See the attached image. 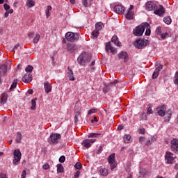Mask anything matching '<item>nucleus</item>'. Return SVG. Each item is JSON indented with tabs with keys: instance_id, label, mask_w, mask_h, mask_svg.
Listing matches in <instances>:
<instances>
[{
	"instance_id": "nucleus-1",
	"label": "nucleus",
	"mask_w": 178,
	"mask_h": 178,
	"mask_svg": "<svg viewBox=\"0 0 178 178\" xmlns=\"http://www.w3.org/2000/svg\"><path fill=\"white\" fill-rule=\"evenodd\" d=\"M144 26H146V27H148L149 26L148 23L145 22L136 26V29L133 30L134 35H136V37H141V35L144 34Z\"/></svg>"
},
{
	"instance_id": "nucleus-2",
	"label": "nucleus",
	"mask_w": 178,
	"mask_h": 178,
	"mask_svg": "<svg viewBox=\"0 0 178 178\" xmlns=\"http://www.w3.org/2000/svg\"><path fill=\"white\" fill-rule=\"evenodd\" d=\"M78 63L81 65H86V62L91 60V56L89 54L83 53L78 57Z\"/></svg>"
},
{
	"instance_id": "nucleus-3",
	"label": "nucleus",
	"mask_w": 178,
	"mask_h": 178,
	"mask_svg": "<svg viewBox=\"0 0 178 178\" xmlns=\"http://www.w3.org/2000/svg\"><path fill=\"white\" fill-rule=\"evenodd\" d=\"M80 38V35L78 33H74L73 32H67L65 34V40L69 42H74V41H79Z\"/></svg>"
},
{
	"instance_id": "nucleus-4",
	"label": "nucleus",
	"mask_w": 178,
	"mask_h": 178,
	"mask_svg": "<svg viewBox=\"0 0 178 178\" xmlns=\"http://www.w3.org/2000/svg\"><path fill=\"white\" fill-rule=\"evenodd\" d=\"M66 49L69 54H76L79 47H77V44L74 43H67Z\"/></svg>"
},
{
	"instance_id": "nucleus-5",
	"label": "nucleus",
	"mask_w": 178,
	"mask_h": 178,
	"mask_svg": "<svg viewBox=\"0 0 178 178\" xmlns=\"http://www.w3.org/2000/svg\"><path fill=\"white\" fill-rule=\"evenodd\" d=\"M149 44V41L146 40L145 42L144 40H138L135 42V46L138 49H143L145 47H147Z\"/></svg>"
},
{
	"instance_id": "nucleus-6",
	"label": "nucleus",
	"mask_w": 178,
	"mask_h": 178,
	"mask_svg": "<svg viewBox=\"0 0 178 178\" xmlns=\"http://www.w3.org/2000/svg\"><path fill=\"white\" fill-rule=\"evenodd\" d=\"M154 15H156L157 16L163 17L165 15V8L162 5L156 6V8L154 10Z\"/></svg>"
},
{
	"instance_id": "nucleus-7",
	"label": "nucleus",
	"mask_w": 178,
	"mask_h": 178,
	"mask_svg": "<svg viewBox=\"0 0 178 178\" xmlns=\"http://www.w3.org/2000/svg\"><path fill=\"white\" fill-rule=\"evenodd\" d=\"M21 159H22V153L20 152V150H19V149L15 150L13 164L17 165V163H19V162H20Z\"/></svg>"
},
{
	"instance_id": "nucleus-8",
	"label": "nucleus",
	"mask_w": 178,
	"mask_h": 178,
	"mask_svg": "<svg viewBox=\"0 0 178 178\" xmlns=\"http://www.w3.org/2000/svg\"><path fill=\"white\" fill-rule=\"evenodd\" d=\"M108 163L110 164L111 170L116 168V161L115 160V153L111 154L108 158Z\"/></svg>"
},
{
	"instance_id": "nucleus-9",
	"label": "nucleus",
	"mask_w": 178,
	"mask_h": 178,
	"mask_svg": "<svg viewBox=\"0 0 178 178\" xmlns=\"http://www.w3.org/2000/svg\"><path fill=\"white\" fill-rule=\"evenodd\" d=\"M118 83H119V81L115 80L114 81L111 82L110 83L106 84L104 88H103V92L104 94H106V92H108V91H109V90H111V88L115 87V86H116V84H118Z\"/></svg>"
},
{
	"instance_id": "nucleus-10",
	"label": "nucleus",
	"mask_w": 178,
	"mask_h": 178,
	"mask_svg": "<svg viewBox=\"0 0 178 178\" xmlns=\"http://www.w3.org/2000/svg\"><path fill=\"white\" fill-rule=\"evenodd\" d=\"M60 137L61 136L59 134H51L50 136L51 144H58L59 140H60Z\"/></svg>"
},
{
	"instance_id": "nucleus-11",
	"label": "nucleus",
	"mask_w": 178,
	"mask_h": 178,
	"mask_svg": "<svg viewBox=\"0 0 178 178\" xmlns=\"http://www.w3.org/2000/svg\"><path fill=\"white\" fill-rule=\"evenodd\" d=\"M170 143L172 151H173L175 154H178V140L173 138Z\"/></svg>"
},
{
	"instance_id": "nucleus-12",
	"label": "nucleus",
	"mask_w": 178,
	"mask_h": 178,
	"mask_svg": "<svg viewBox=\"0 0 178 178\" xmlns=\"http://www.w3.org/2000/svg\"><path fill=\"white\" fill-rule=\"evenodd\" d=\"M125 9L126 8L124 6L122 5H117L114 7V12H115V13L118 15H123V13H124Z\"/></svg>"
},
{
	"instance_id": "nucleus-13",
	"label": "nucleus",
	"mask_w": 178,
	"mask_h": 178,
	"mask_svg": "<svg viewBox=\"0 0 178 178\" xmlns=\"http://www.w3.org/2000/svg\"><path fill=\"white\" fill-rule=\"evenodd\" d=\"M165 159L167 161V163H173L175 162V157H173V154L170 152H167L165 156Z\"/></svg>"
},
{
	"instance_id": "nucleus-14",
	"label": "nucleus",
	"mask_w": 178,
	"mask_h": 178,
	"mask_svg": "<svg viewBox=\"0 0 178 178\" xmlns=\"http://www.w3.org/2000/svg\"><path fill=\"white\" fill-rule=\"evenodd\" d=\"M157 115H159V116H163L165 122H169L172 116V113L169 112H157Z\"/></svg>"
},
{
	"instance_id": "nucleus-15",
	"label": "nucleus",
	"mask_w": 178,
	"mask_h": 178,
	"mask_svg": "<svg viewBox=\"0 0 178 178\" xmlns=\"http://www.w3.org/2000/svg\"><path fill=\"white\" fill-rule=\"evenodd\" d=\"M156 8V4L152 1H147L146 3V10L151 12V10H154Z\"/></svg>"
},
{
	"instance_id": "nucleus-16",
	"label": "nucleus",
	"mask_w": 178,
	"mask_h": 178,
	"mask_svg": "<svg viewBox=\"0 0 178 178\" xmlns=\"http://www.w3.org/2000/svg\"><path fill=\"white\" fill-rule=\"evenodd\" d=\"M119 59H124V62L129 61V54L126 51H121L118 55Z\"/></svg>"
},
{
	"instance_id": "nucleus-17",
	"label": "nucleus",
	"mask_w": 178,
	"mask_h": 178,
	"mask_svg": "<svg viewBox=\"0 0 178 178\" xmlns=\"http://www.w3.org/2000/svg\"><path fill=\"white\" fill-rule=\"evenodd\" d=\"M106 51L108 52V51H111V52H112V54L113 55H115V54H118V50L112 47V44H111V42H108L106 44Z\"/></svg>"
},
{
	"instance_id": "nucleus-18",
	"label": "nucleus",
	"mask_w": 178,
	"mask_h": 178,
	"mask_svg": "<svg viewBox=\"0 0 178 178\" xmlns=\"http://www.w3.org/2000/svg\"><path fill=\"white\" fill-rule=\"evenodd\" d=\"M163 69V65H159L156 67L155 72L152 74L153 80H155L159 76V72Z\"/></svg>"
},
{
	"instance_id": "nucleus-19",
	"label": "nucleus",
	"mask_w": 178,
	"mask_h": 178,
	"mask_svg": "<svg viewBox=\"0 0 178 178\" xmlns=\"http://www.w3.org/2000/svg\"><path fill=\"white\" fill-rule=\"evenodd\" d=\"M22 80L24 83H30L33 80V75L29 73L25 74Z\"/></svg>"
},
{
	"instance_id": "nucleus-20",
	"label": "nucleus",
	"mask_w": 178,
	"mask_h": 178,
	"mask_svg": "<svg viewBox=\"0 0 178 178\" xmlns=\"http://www.w3.org/2000/svg\"><path fill=\"white\" fill-rule=\"evenodd\" d=\"M7 72H8V66H6V65H2L0 66V83H1V77H2V76H5Z\"/></svg>"
},
{
	"instance_id": "nucleus-21",
	"label": "nucleus",
	"mask_w": 178,
	"mask_h": 178,
	"mask_svg": "<svg viewBox=\"0 0 178 178\" xmlns=\"http://www.w3.org/2000/svg\"><path fill=\"white\" fill-rule=\"evenodd\" d=\"M67 77L69 78V80L70 81H74V74L73 73V70H72V68H70V67H67Z\"/></svg>"
},
{
	"instance_id": "nucleus-22",
	"label": "nucleus",
	"mask_w": 178,
	"mask_h": 178,
	"mask_svg": "<svg viewBox=\"0 0 178 178\" xmlns=\"http://www.w3.org/2000/svg\"><path fill=\"white\" fill-rule=\"evenodd\" d=\"M44 91L47 94H49L52 91V86L49 82L47 81L44 83Z\"/></svg>"
},
{
	"instance_id": "nucleus-23",
	"label": "nucleus",
	"mask_w": 178,
	"mask_h": 178,
	"mask_svg": "<svg viewBox=\"0 0 178 178\" xmlns=\"http://www.w3.org/2000/svg\"><path fill=\"white\" fill-rule=\"evenodd\" d=\"M118 38L116 35H113L111 38L112 42H114L115 45H117V47H122V42H119L118 40Z\"/></svg>"
},
{
	"instance_id": "nucleus-24",
	"label": "nucleus",
	"mask_w": 178,
	"mask_h": 178,
	"mask_svg": "<svg viewBox=\"0 0 178 178\" xmlns=\"http://www.w3.org/2000/svg\"><path fill=\"white\" fill-rule=\"evenodd\" d=\"M134 16V12L133 11H128L127 15H126V19H127V20H133V19Z\"/></svg>"
},
{
	"instance_id": "nucleus-25",
	"label": "nucleus",
	"mask_w": 178,
	"mask_h": 178,
	"mask_svg": "<svg viewBox=\"0 0 178 178\" xmlns=\"http://www.w3.org/2000/svg\"><path fill=\"white\" fill-rule=\"evenodd\" d=\"M123 139L125 144H129L131 143V136L130 135H124Z\"/></svg>"
},
{
	"instance_id": "nucleus-26",
	"label": "nucleus",
	"mask_w": 178,
	"mask_h": 178,
	"mask_svg": "<svg viewBox=\"0 0 178 178\" xmlns=\"http://www.w3.org/2000/svg\"><path fill=\"white\" fill-rule=\"evenodd\" d=\"M26 5L27 8H33V6H35V1L33 0H27Z\"/></svg>"
},
{
	"instance_id": "nucleus-27",
	"label": "nucleus",
	"mask_w": 178,
	"mask_h": 178,
	"mask_svg": "<svg viewBox=\"0 0 178 178\" xmlns=\"http://www.w3.org/2000/svg\"><path fill=\"white\" fill-rule=\"evenodd\" d=\"M92 0H82V4L85 8H88V6H91V3Z\"/></svg>"
},
{
	"instance_id": "nucleus-28",
	"label": "nucleus",
	"mask_w": 178,
	"mask_h": 178,
	"mask_svg": "<svg viewBox=\"0 0 178 178\" xmlns=\"http://www.w3.org/2000/svg\"><path fill=\"white\" fill-rule=\"evenodd\" d=\"M37 106V98H34L31 100V111H35V108Z\"/></svg>"
},
{
	"instance_id": "nucleus-29",
	"label": "nucleus",
	"mask_w": 178,
	"mask_h": 178,
	"mask_svg": "<svg viewBox=\"0 0 178 178\" xmlns=\"http://www.w3.org/2000/svg\"><path fill=\"white\" fill-rule=\"evenodd\" d=\"M82 145L85 146L86 148H90L91 147V143H90V139L83 140Z\"/></svg>"
},
{
	"instance_id": "nucleus-30",
	"label": "nucleus",
	"mask_w": 178,
	"mask_h": 178,
	"mask_svg": "<svg viewBox=\"0 0 178 178\" xmlns=\"http://www.w3.org/2000/svg\"><path fill=\"white\" fill-rule=\"evenodd\" d=\"M144 31H145V35H151V29H150V26L149 24H148V26L147 27V26H144Z\"/></svg>"
},
{
	"instance_id": "nucleus-31",
	"label": "nucleus",
	"mask_w": 178,
	"mask_h": 178,
	"mask_svg": "<svg viewBox=\"0 0 178 178\" xmlns=\"http://www.w3.org/2000/svg\"><path fill=\"white\" fill-rule=\"evenodd\" d=\"M8 101V95H3L0 99V104L1 105H3L4 104H6V102Z\"/></svg>"
},
{
	"instance_id": "nucleus-32",
	"label": "nucleus",
	"mask_w": 178,
	"mask_h": 178,
	"mask_svg": "<svg viewBox=\"0 0 178 178\" xmlns=\"http://www.w3.org/2000/svg\"><path fill=\"white\" fill-rule=\"evenodd\" d=\"M17 83H19V81L17 79H14L13 81V83L11 84L10 87V90L12 91V90H14V88H16L17 86Z\"/></svg>"
},
{
	"instance_id": "nucleus-33",
	"label": "nucleus",
	"mask_w": 178,
	"mask_h": 178,
	"mask_svg": "<svg viewBox=\"0 0 178 178\" xmlns=\"http://www.w3.org/2000/svg\"><path fill=\"white\" fill-rule=\"evenodd\" d=\"M51 10H52V6H47V8H46V17L48 19V17H49V16H51Z\"/></svg>"
},
{
	"instance_id": "nucleus-34",
	"label": "nucleus",
	"mask_w": 178,
	"mask_h": 178,
	"mask_svg": "<svg viewBox=\"0 0 178 178\" xmlns=\"http://www.w3.org/2000/svg\"><path fill=\"white\" fill-rule=\"evenodd\" d=\"M163 20L164 23H165V24L169 25V24H172V18H170V16H167V17H164L163 19Z\"/></svg>"
},
{
	"instance_id": "nucleus-35",
	"label": "nucleus",
	"mask_w": 178,
	"mask_h": 178,
	"mask_svg": "<svg viewBox=\"0 0 178 178\" xmlns=\"http://www.w3.org/2000/svg\"><path fill=\"white\" fill-rule=\"evenodd\" d=\"M104 27V23L102 22H98L95 24V30H97L99 31V30H102V28Z\"/></svg>"
},
{
	"instance_id": "nucleus-36",
	"label": "nucleus",
	"mask_w": 178,
	"mask_h": 178,
	"mask_svg": "<svg viewBox=\"0 0 178 178\" xmlns=\"http://www.w3.org/2000/svg\"><path fill=\"white\" fill-rule=\"evenodd\" d=\"M22 133L17 132V138H16V139H15V141H16L18 144H19L20 143H22Z\"/></svg>"
},
{
	"instance_id": "nucleus-37",
	"label": "nucleus",
	"mask_w": 178,
	"mask_h": 178,
	"mask_svg": "<svg viewBox=\"0 0 178 178\" xmlns=\"http://www.w3.org/2000/svg\"><path fill=\"white\" fill-rule=\"evenodd\" d=\"M99 35V31L95 29L92 32V38H97Z\"/></svg>"
},
{
	"instance_id": "nucleus-38",
	"label": "nucleus",
	"mask_w": 178,
	"mask_h": 178,
	"mask_svg": "<svg viewBox=\"0 0 178 178\" xmlns=\"http://www.w3.org/2000/svg\"><path fill=\"white\" fill-rule=\"evenodd\" d=\"M157 112H166V106L163 105L156 108Z\"/></svg>"
},
{
	"instance_id": "nucleus-39",
	"label": "nucleus",
	"mask_w": 178,
	"mask_h": 178,
	"mask_svg": "<svg viewBox=\"0 0 178 178\" xmlns=\"http://www.w3.org/2000/svg\"><path fill=\"white\" fill-rule=\"evenodd\" d=\"M99 172L102 176H108V170L106 168H102Z\"/></svg>"
},
{
	"instance_id": "nucleus-40",
	"label": "nucleus",
	"mask_w": 178,
	"mask_h": 178,
	"mask_svg": "<svg viewBox=\"0 0 178 178\" xmlns=\"http://www.w3.org/2000/svg\"><path fill=\"white\" fill-rule=\"evenodd\" d=\"M63 165L62 164L57 165V172L58 173H62L63 172Z\"/></svg>"
},
{
	"instance_id": "nucleus-41",
	"label": "nucleus",
	"mask_w": 178,
	"mask_h": 178,
	"mask_svg": "<svg viewBox=\"0 0 178 178\" xmlns=\"http://www.w3.org/2000/svg\"><path fill=\"white\" fill-rule=\"evenodd\" d=\"M40 38H41V35H40V34H37L33 39V42H35V44L38 43V42L40 41Z\"/></svg>"
},
{
	"instance_id": "nucleus-42",
	"label": "nucleus",
	"mask_w": 178,
	"mask_h": 178,
	"mask_svg": "<svg viewBox=\"0 0 178 178\" xmlns=\"http://www.w3.org/2000/svg\"><path fill=\"white\" fill-rule=\"evenodd\" d=\"M98 136H101V134L92 133L88 136V138H97Z\"/></svg>"
},
{
	"instance_id": "nucleus-43",
	"label": "nucleus",
	"mask_w": 178,
	"mask_h": 178,
	"mask_svg": "<svg viewBox=\"0 0 178 178\" xmlns=\"http://www.w3.org/2000/svg\"><path fill=\"white\" fill-rule=\"evenodd\" d=\"M81 168H83V165H81V163L77 162L75 164V168L78 169V170H80V169H81Z\"/></svg>"
},
{
	"instance_id": "nucleus-44",
	"label": "nucleus",
	"mask_w": 178,
	"mask_h": 178,
	"mask_svg": "<svg viewBox=\"0 0 178 178\" xmlns=\"http://www.w3.org/2000/svg\"><path fill=\"white\" fill-rule=\"evenodd\" d=\"M156 33L159 35H162V29L161 28V26H158V27L156 28Z\"/></svg>"
},
{
	"instance_id": "nucleus-45",
	"label": "nucleus",
	"mask_w": 178,
	"mask_h": 178,
	"mask_svg": "<svg viewBox=\"0 0 178 178\" xmlns=\"http://www.w3.org/2000/svg\"><path fill=\"white\" fill-rule=\"evenodd\" d=\"M33 69H34V67L31 65H28V67H26L25 69L26 72H33Z\"/></svg>"
},
{
	"instance_id": "nucleus-46",
	"label": "nucleus",
	"mask_w": 178,
	"mask_h": 178,
	"mask_svg": "<svg viewBox=\"0 0 178 178\" xmlns=\"http://www.w3.org/2000/svg\"><path fill=\"white\" fill-rule=\"evenodd\" d=\"M140 115L142 120H147V113H141Z\"/></svg>"
},
{
	"instance_id": "nucleus-47",
	"label": "nucleus",
	"mask_w": 178,
	"mask_h": 178,
	"mask_svg": "<svg viewBox=\"0 0 178 178\" xmlns=\"http://www.w3.org/2000/svg\"><path fill=\"white\" fill-rule=\"evenodd\" d=\"M104 111V108H102L100 110L96 109V108H92L88 111V112H102Z\"/></svg>"
},
{
	"instance_id": "nucleus-48",
	"label": "nucleus",
	"mask_w": 178,
	"mask_h": 178,
	"mask_svg": "<svg viewBox=\"0 0 178 178\" xmlns=\"http://www.w3.org/2000/svg\"><path fill=\"white\" fill-rule=\"evenodd\" d=\"M94 65H95V60L92 61V63L90 65L89 69L90 70H94L95 67H94Z\"/></svg>"
},
{
	"instance_id": "nucleus-49",
	"label": "nucleus",
	"mask_w": 178,
	"mask_h": 178,
	"mask_svg": "<svg viewBox=\"0 0 178 178\" xmlns=\"http://www.w3.org/2000/svg\"><path fill=\"white\" fill-rule=\"evenodd\" d=\"M65 161H66V157L65 156H61L59 158V162H60V163H63V162H65Z\"/></svg>"
},
{
	"instance_id": "nucleus-50",
	"label": "nucleus",
	"mask_w": 178,
	"mask_h": 178,
	"mask_svg": "<svg viewBox=\"0 0 178 178\" xmlns=\"http://www.w3.org/2000/svg\"><path fill=\"white\" fill-rule=\"evenodd\" d=\"M168 36H169V33H162L161 35V38H162V40H165V38H166Z\"/></svg>"
},
{
	"instance_id": "nucleus-51",
	"label": "nucleus",
	"mask_w": 178,
	"mask_h": 178,
	"mask_svg": "<svg viewBox=\"0 0 178 178\" xmlns=\"http://www.w3.org/2000/svg\"><path fill=\"white\" fill-rule=\"evenodd\" d=\"M139 134H145V129L140 128L138 129Z\"/></svg>"
},
{
	"instance_id": "nucleus-52",
	"label": "nucleus",
	"mask_w": 178,
	"mask_h": 178,
	"mask_svg": "<svg viewBox=\"0 0 178 178\" xmlns=\"http://www.w3.org/2000/svg\"><path fill=\"white\" fill-rule=\"evenodd\" d=\"M3 8L5 10H9V9H10V6H9L8 3H4Z\"/></svg>"
},
{
	"instance_id": "nucleus-53",
	"label": "nucleus",
	"mask_w": 178,
	"mask_h": 178,
	"mask_svg": "<svg viewBox=\"0 0 178 178\" xmlns=\"http://www.w3.org/2000/svg\"><path fill=\"white\" fill-rule=\"evenodd\" d=\"M27 173L26 172V170H24L22 171V175H21V178H26Z\"/></svg>"
},
{
	"instance_id": "nucleus-54",
	"label": "nucleus",
	"mask_w": 178,
	"mask_h": 178,
	"mask_svg": "<svg viewBox=\"0 0 178 178\" xmlns=\"http://www.w3.org/2000/svg\"><path fill=\"white\" fill-rule=\"evenodd\" d=\"M19 47H20L19 44H17L13 49H12V52H15V51H16V49H17V48H19Z\"/></svg>"
},
{
	"instance_id": "nucleus-55",
	"label": "nucleus",
	"mask_w": 178,
	"mask_h": 178,
	"mask_svg": "<svg viewBox=\"0 0 178 178\" xmlns=\"http://www.w3.org/2000/svg\"><path fill=\"white\" fill-rule=\"evenodd\" d=\"M42 168L44 170H48V169L49 168V164H44V165H43Z\"/></svg>"
},
{
	"instance_id": "nucleus-56",
	"label": "nucleus",
	"mask_w": 178,
	"mask_h": 178,
	"mask_svg": "<svg viewBox=\"0 0 178 178\" xmlns=\"http://www.w3.org/2000/svg\"><path fill=\"white\" fill-rule=\"evenodd\" d=\"M147 112H152V105L149 104L147 106Z\"/></svg>"
},
{
	"instance_id": "nucleus-57",
	"label": "nucleus",
	"mask_w": 178,
	"mask_h": 178,
	"mask_svg": "<svg viewBox=\"0 0 178 178\" xmlns=\"http://www.w3.org/2000/svg\"><path fill=\"white\" fill-rule=\"evenodd\" d=\"M80 176V171H76L74 176V178H77Z\"/></svg>"
},
{
	"instance_id": "nucleus-58",
	"label": "nucleus",
	"mask_w": 178,
	"mask_h": 178,
	"mask_svg": "<svg viewBox=\"0 0 178 178\" xmlns=\"http://www.w3.org/2000/svg\"><path fill=\"white\" fill-rule=\"evenodd\" d=\"M144 141H145V137H140L139 138V142L143 143H144Z\"/></svg>"
},
{
	"instance_id": "nucleus-59",
	"label": "nucleus",
	"mask_w": 178,
	"mask_h": 178,
	"mask_svg": "<svg viewBox=\"0 0 178 178\" xmlns=\"http://www.w3.org/2000/svg\"><path fill=\"white\" fill-rule=\"evenodd\" d=\"M80 115V113H76V114L75 115V122H79V118H77L79 115Z\"/></svg>"
},
{
	"instance_id": "nucleus-60",
	"label": "nucleus",
	"mask_w": 178,
	"mask_h": 178,
	"mask_svg": "<svg viewBox=\"0 0 178 178\" xmlns=\"http://www.w3.org/2000/svg\"><path fill=\"white\" fill-rule=\"evenodd\" d=\"M0 178H8V177L6 176V174L1 173L0 174Z\"/></svg>"
},
{
	"instance_id": "nucleus-61",
	"label": "nucleus",
	"mask_w": 178,
	"mask_h": 178,
	"mask_svg": "<svg viewBox=\"0 0 178 178\" xmlns=\"http://www.w3.org/2000/svg\"><path fill=\"white\" fill-rule=\"evenodd\" d=\"M95 122H98V118L97 117H93V119L91 120V123H94Z\"/></svg>"
},
{
	"instance_id": "nucleus-62",
	"label": "nucleus",
	"mask_w": 178,
	"mask_h": 178,
	"mask_svg": "<svg viewBox=\"0 0 178 178\" xmlns=\"http://www.w3.org/2000/svg\"><path fill=\"white\" fill-rule=\"evenodd\" d=\"M133 9H134V6L133 5H131L128 10V12H132Z\"/></svg>"
},
{
	"instance_id": "nucleus-63",
	"label": "nucleus",
	"mask_w": 178,
	"mask_h": 178,
	"mask_svg": "<svg viewBox=\"0 0 178 178\" xmlns=\"http://www.w3.org/2000/svg\"><path fill=\"white\" fill-rule=\"evenodd\" d=\"M97 141L95 139H89L90 144H94Z\"/></svg>"
},
{
	"instance_id": "nucleus-64",
	"label": "nucleus",
	"mask_w": 178,
	"mask_h": 178,
	"mask_svg": "<svg viewBox=\"0 0 178 178\" xmlns=\"http://www.w3.org/2000/svg\"><path fill=\"white\" fill-rule=\"evenodd\" d=\"M101 152H102V147L100 146L98 151H97V154H101Z\"/></svg>"
}]
</instances>
